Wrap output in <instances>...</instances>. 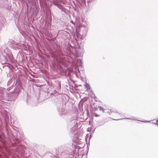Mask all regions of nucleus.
<instances>
[{"mask_svg": "<svg viewBox=\"0 0 158 158\" xmlns=\"http://www.w3.org/2000/svg\"><path fill=\"white\" fill-rule=\"evenodd\" d=\"M85 88L87 89V90H90L89 86V85L88 84L85 83Z\"/></svg>", "mask_w": 158, "mask_h": 158, "instance_id": "423d86ee", "label": "nucleus"}, {"mask_svg": "<svg viewBox=\"0 0 158 158\" xmlns=\"http://www.w3.org/2000/svg\"><path fill=\"white\" fill-rule=\"evenodd\" d=\"M5 20L3 17H0V30L4 27L3 23L5 21Z\"/></svg>", "mask_w": 158, "mask_h": 158, "instance_id": "f03ea898", "label": "nucleus"}, {"mask_svg": "<svg viewBox=\"0 0 158 158\" xmlns=\"http://www.w3.org/2000/svg\"><path fill=\"white\" fill-rule=\"evenodd\" d=\"M85 35V33L84 34V35Z\"/></svg>", "mask_w": 158, "mask_h": 158, "instance_id": "dca6fc26", "label": "nucleus"}, {"mask_svg": "<svg viewBox=\"0 0 158 158\" xmlns=\"http://www.w3.org/2000/svg\"><path fill=\"white\" fill-rule=\"evenodd\" d=\"M77 61L79 63H78L77 64V66L81 65V60H77Z\"/></svg>", "mask_w": 158, "mask_h": 158, "instance_id": "0eeeda50", "label": "nucleus"}, {"mask_svg": "<svg viewBox=\"0 0 158 158\" xmlns=\"http://www.w3.org/2000/svg\"><path fill=\"white\" fill-rule=\"evenodd\" d=\"M71 132L73 134H75L77 132V130L75 128H73L71 129Z\"/></svg>", "mask_w": 158, "mask_h": 158, "instance_id": "39448f33", "label": "nucleus"}, {"mask_svg": "<svg viewBox=\"0 0 158 158\" xmlns=\"http://www.w3.org/2000/svg\"><path fill=\"white\" fill-rule=\"evenodd\" d=\"M8 44L10 47L13 48L14 49L16 50V49L18 48L17 47V43L14 40H11L10 41L8 42Z\"/></svg>", "mask_w": 158, "mask_h": 158, "instance_id": "f257e3e1", "label": "nucleus"}, {"mask_svg": "<svg viewBox=\"0 0 158 158\" xmlns=\"http://www.w3.org/2000/svg\"><path fill=\"white\" fill-rule=\"evenodd\" d=\"M56 58L57 61L59 63H61L63 61V57L59 56L56 57Z\"/></svg>", "mask_w": 158, "mask_h": 158, "instance_id": "7ed1b4c3", "label": "nucleus"}, {"mask_svg": "<svg viewBox=\"0 0 158 158\" xmlns=\"http://www.w3.org/2000/svg\"><path fill=\"white\" fill-rule=\"evenodd\" d=\"M150 121H145L144 122H150Z\"/></svg>", "mask_w": 158, "mask_h": 158, "instance_id": "9b49d317", "label": "nucleus"}, {"mask_svg": "<svg viewBox=\"0 0 158 158\" xmlns=\"http://www.w3.org/2000/svg\"><path fill=\"white\" fill-rule=\"evenodd\" d=\"M98 108L100 110H102L103 112H104V109L102 107H101V106H99Z\"/></svg>", "mask_w": 158, "mask_h": 158, "instance_id": "1a4fd4ad", "label": "nucleus"}, {"mask_svg": "<svg viewBox=\"0 0 158 158\" xmlns=\"http://www.w3.org/2000/svg\"><path fill=\"white\" fill-rule=\"evenodd\" d=\"M139 121H141V122L142 121L139 120Z\"/></svg>", "mask_w": 158, "mask_h": 158, "instance_id": "2eb2a0df", "label": "nucleus"}, {"mask_svg": "<svg viewBox=\"0 0 158 158\" xmlns=\"http://www.w3.org/2000/svg\"><path fill=\"white\" fill-rule=\"evenodd\" d=\"M59 114L60 116H62L64 114V110L63 109H58V110Z\"/></svg>", "mask_w": 158, "mask_h": 158, "instance_id": "20e7f679", "label": "nucleus"}, {"mask_svg": "<svg viewBox=\"0 0 158 158\" xmlns=\"http://www.w3.org/2000/svg\"><path fill=\"white\" fill-rule=\"evenodd\" d=\"M125 119H131V120H138L137 118H126Z\"/></svg>", "mask_w": 158, "mask_h": 158, "instance_id": "6e6552de", "label": "nucleus"}, {"mask_svg": "<svg viewBox=\"0 0 158 158\" xmlns=\"http://www.w3.org/2000/svg\"><path fill=\"white\" fill-rule=\"evenodd\" d=\"M113 112H114L115 113H118V112L116 111H113Z\"/></svg>", "mask_w": 158, "mask_h": 158, "instance_id": "4468645a", "label": "nucleus"}, {"mask_svg": "<svg viewBox=\"0 0 158 158\" xmlns=\"http://www.w3.org/2000/svg\"><path fill=\"white\" fill-rule=\"evenodd\" d=\"M98 115H97L96 114H95V116L96 117L98 116Z\"/></svg>", "mask_w": 158, "mask_h": 158, "instance_id": "ddd939ff", "label": "nucleus"}, {"mask_svg": "<svg viewBox=\"0 0 158 158\" xmlns=\"http://www.w3.org/2000/svg\"><path fill=\"white\" fill-rule=\"evenodd\" d=\"M122 119V118H120V119H114V120H118Z\"/></svg>", "mask_w": 158, "mask_h": 158, "instance_id": "f8f14e48", "label": "nucleus"}, {"mask_svg": "<svg viewBox=\"0 0 158 158\" xmlns=\"http://www.w3.org/2000/svg\"><path fill=\"white\" fill-rule=\"evenodd\" d=\"M152 123L155 124H157L158 125V120H157L156 121V122H152Z\"/></svg>", "mask_w": 158, "mask_h": 158, "instance_id": "9d476101", "label": "nucleus"}]
</instances>
